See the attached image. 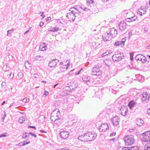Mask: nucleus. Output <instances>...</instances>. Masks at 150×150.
<instances>
[{
	"label": "nucleus",
	"mask_w": 150,
	"mask_h": 150,
	"mask_svg": "<svg viewBox=\"0 0 150 150\" xmlns=\"http://www.w3.org/2000/svg\"><path fill=\"white\" fill-rule=\"evenodd\" d=\"M5 101H4L2 103L1 105H3L5 104Z\"/></svg>",
	"instance_id": "nucleus-59"
},
{
	"label": "nucleus",
	"mask_w": 150,
	"mask_h": 150,
	"mask_svg": "<svg viewBox=\"0 0 150 150\" xmlns=\"http://www.w3.org/2000/svg\"><path fill=\"white\" fill-rule=\"evenodd\" d=\"M122 44L121 43V42L119 41H117L114 44V45L115 46H118Z\"/></svg>",
	"instance_id": "nucleus-37"
},
{
	"label": "nucleus",
	"mask_w": 150,
	"mask_h": 150,
	"mask_svg": "<svg viewBox=\"0 0 150 150\" xmlns=\"http://www.w3.org/2000/svg\"><path fill=\"white\" fill-rule=\"evenodd\" d=\"M112 121L113 125L116 126L119 124L120 119L118 116H115L112 118Z\"/></svg>",
	"instance_id": "nucleus-10"
},
{
	"label": "nucleus",
	"mask_w": 150,
	"mask_h": 150,
	"mask_svg": "<svg viewBox=\"0 0 150 150\" xmlns=\"http://www.w3.org/2000/svg\"><path fill=\"white\" fill-rule=\"evenodd\" d=\"M147 112L149 115H150V109H149L148 110Z\"/></svg>",
	"instance_id": "nucleus-57"
},
{
	"label": "nucleus",
	"mask_w": 150,
	"mask_h": 150,
	"mask_svg": "<svg viewBox=\"0 0 150 150\" xmlns=\"http://www.w3.org/2000/svg\"><path fill=\"white\" fill-rule=\"evenodd\" d=\"M82 69H82V68L81 69H80V70L78 71V73H77V74H76V75L79 74L80 72H81V71Z\"/></svg>",
	"instance_id": "nucleus-53"
},
{
	"label": "nucleus",
	"mask_w": 150,
	"mask_h": 150,
	"mask_svg": "<svg viewBox=\"0 0 150 150\" xmlns=\"http://www.w3.org/2000/svg\"><path fill=\"white\" fill-rule=\"evenodd\" d=\"M103 1V2H106L107 1H109V0H102Z\"/></svg>",
	"instance_id": "nucleus-61"
},
{
	"label": "nucleus",
	"mask_w": 150,
	"mask_h": 150,
	"mask_svg": "<svg viewBox=\"0 0 150 150\" xmlns=\"http://www.w3.org/2000/svg\"><path fill=\"white\" fill-rule=\"evenodd\" d=\"M20 75V76H23V75L22 74V73H20V74L19 73V76Z\"/></svg>",
	"instance_id": "nucleus-64"
},
{
	"label": "nucleus",
	"mask_w": 150,
	"mask_h": 150,
	"mask_svg": "<svg viewBox=\"0 0 150 150\" xmlns=\"http://www.w3.org/2000/svg\"><path fill=\"white\" fill-rule=\"evenodd\" d=\"M103 37L104 40L107 41L111 39L112 36L110 33H105L103 35Z\"/></svg>",
	"instance_id": "nucleus-13"
},
{
	"label": "nucleus",
	"mask_w": 150,
	"mask_h": 150,
	"mask_svg": "<svg viewBox=\"0 0 150 150\" xmlns=\"http://www.w3.org/2000/svg\"><path fill=\"white\" fill-rule=\"evenodd\" d=\"M120 110L121 114L123 116H125L128 111V108L127 106L123 105L122 106Z\"/></svg>",
	"instance_id": "nucleus-7"
},
{
	"label": "nucleus",
	"mask_w": 150,
	"mask_h": 150,
	"mask_svg": "<svg viewBox=\"0 0 150 150\" xmlns=\"http://www.w3.org/2000/svg\"><path fill=\"white\" fill-rule=\"evenodd\" d=\"M68 86L66 87L70 88L71 90H73L77 88L78 84L77 83H70L68 84Z\"/></svg>",
	"instance_id": "nucleus-9"
},
{
	"label": "nucleus",
	"mask_w": 150,
	"mask_h": 150,
	"mask_svg": "<svg viewBox=\"0 0 150 150\" xmlns=\"http://www.w3.org/2000/svg\"><path fill=\"white\" fill-rule=\"evenodd\" d=\"M57 116V113H52L51 115L50 119L54 124L59 125L62 122V120L61 119L58 118Z\"/></svg>",
	"instance_id": "nucleus-4"
},
{
	"label": "nucleus",
	"mask_w": 150,
	"mask_h": 150,
	"mask_svg": "<svg viewBox=\"0 0 150 150\" xmlns=\"http://www.w3.org/2000/svg\"><path fill=\"white\" fill-rule=\"evenodd\" d=\"M51 19V18L50 17H47L46 18V20L47 21H49Z\"/></svg>",
	"instance_id": "nucleus-52"
},
{
	"label": "nucleus",
	"mask_w": 150,
	"mask_h": 150,
	"mask_svg": "<svg viewBox=\"0 0 150 150\" xmlns=\"http://www.w3.org/2000/svg\"><path fill=\"white\" fill-rule=\"evenodd\" d=\"M144 58H145V57L142 55L141 54L138 55L136 57V59L137 60L140 61Z\"/></svg>",
	"instance_id": "nucleus-23"
},
{
	"label": "nucleus",
	"mask_w": 150,
	"mask_h": 150,
	"mask_svg": "<svg viewBox=\"0 0 150 150\" xmlns=\"http://www.w3.org/2000/svg\"><path fill=\"white\" fill-rule=\"evenodd\" d=\"M144 150H150V142L149 144L147 143L145 145Z\"/></svg>",
	"instance_id": "nucleus-27"
},
{
	"label": "nucleus",
	"mask_w": 150,
	"mask_h": 150,
	"mask_svg": "<svg viewBox=\"0 0 150 150\" xmlns=\"http://www.w3.org/2000/svg\"><path fill=\"white\" fill-rule=\"evenodd\" d=\"M71 67L69 61L64 62L60 64V67L58 70V73H61L69 71Z\"/></svg>",
	"instance_id": "nucleus-2"
},
{
	"label": "nucleus",
	"mask_w": 150,
	"mask_h": 150,
	"mask_svg": "<svg viewBox=\"0 0 150 150\" xmlns=\"http://www.w3.org/2000/svg\"><path fill=\"white\" fill-rule=\"evenodd\" d=\"M86 4L87 6H91V5H92L93 2V0H86Z\"/></svg>",
	"instance_id": "nucleus-26"
},
{
	"label": "nucleus",
	"mask_w": 150,
	"mask_h": 150,
	"mask_svg": "<svg viewBox=\"0 0 150 150\" xmlns=\"http://www.w3.org/2000/svg\"><path fill=\"white\" fill-rule=\"evenodd\" d=\"M58 83H57V84H55V85L54 86H53V88H55V86H56L57 85H58Z\"/></svg>",
	"instance_id": "nucleus-63"
},
{
	"label": "nucleus",
	"mask_w": 150,
	"mask_h": 150,
	"mask_svg": "<svg viewBox=\"0 0 150 150\" xmlns=\"http://www.w3.org/2000/svg\"><path fill=\"white\" fill-rule=\"evenodd\" d=\"M138 149L139 147L138 146H136L131 147L128 150H138Z\"/></svg>",
	"instance_id": "nucleus-34"
},
{
	"label": "nucleus",
	"mask_w": 150,
	"mask_h": 150,
	"mask_svg": "<svg viewBox=\"0 0 150 150\" xmlns=\"http://www.w3.org/2000/svg\"><path fill=\"white\" fill-rule=\"evenodd\" d=\"M67 16L69 21H73L75 18L74 14L72 12H70L67 13Z\"/></svg>",
	"instance_id": "nucleus-8"
},
{
	"label": "nucleus",
	"mask_w": 150,
	"mask_h": 150,
	"mask_svg": "<svg viewBox=\"0 0 150 150\" xmlns=\"http://www.w3.org/2000/svg\"><path fill=\"white\" fill-rule=\"evenodd\" d=\"M96 134L93 132H89L79 136L78 139L82 142L91 141L94 140L96 137Z\"/></svg>",
	"instance_id": "nucleus-1"
},
{
	"label": "nucleus",
	"mask_w": 150,
	"mask_h": 150,
	"mask_svg": "<svg viewBox=\"0 0 150 150\" xmlns=\"http://www.w3.org/2000/svg\"><path fill=\"white\" fill-rule=\"evenodd\" d=\"M25 66L27 68H28L30 67V66L29 65V63L28 61H26L25 62Z\"/></svg>",
	"instance_id": "nucleus-35"
},
{
	"label": "nucleus",
	"mask_w": 150,
	"mask_h": 150,
	"mask_svg": "<svg viewBox=\"0 0 150 150\" xmlns=\"http://www.w3.org/2000/svg\"><path fill=\"white\" fill-rule=\"evenodd\" d=\"M49 93L48 91H45L44 95H45L46 96H47L48 95Z\"/></svg>",
	"instance_id": "nucleus-45"
},
{
	"label": "nucleus",
	"mask_w": 150,
	"mask_h": 150,
	"mask_svg": "<svg viewBox=\"0 0 150 150\" xmlns=\"http://www.w3.org/2000/svg\"><path fill=\"white\" fill-rule=\"evenodd\" d=\"M29 127L30 128H33L34 129H36V128L35 127L33 126H29Z\"/></svg>",
	"instance_id": "nucleus-55"
},
{
	"label": "nucleus",
	"mask_w": 150,
	"mask_h": 150,
	"mask_svg": "<svg viewBox=\"0 0 150 150\" xmlns=\"http://www.w3.org/2000/svg\"><path fill=\"white\" fill-rule=\"evenodd\" d=\"M60 95L62 96H65L67 95V93L65 90L61 91L60 93Z\"/></svg>",
	"instance_id": "nucleus-31"
},
{
	"label": "nucleus",
	"mask_w": 150,
	"mask_h": 150,
	"mask_svg": "<svg viewBox=\"0 0 150 150\" xmlns=\"http://www.w3.org/2000/svg\"><path fill=\"white\" fill-rule=\"evenodd\" d=\"M45 117L44 115L40 116L38 118L39 121L41 122H44L45 120Z\"/></svg>",
	"instance_id": "nucleus-28"
},
{
	"label": "nucleus",
	"mask_w": 150,
	"mask_h": 150,
	"mask_svg": "<svg viewBox=\"0 0 150 150\" xmlns=\"http://www.w3.org/2000/svg\"><path fill=\"white\" fill-rule=\"evenodd\" d=\"M137 19V17L136 16H134L131 17L126 18V20L128 22H131L135 21Z\"/></svg>",
	"instance_id": "nucleus-16"
},
{
	"label": "nucleus",
	"mask_w": 150,
	"mask_h": 150,
	"mask_svg": "<svg viewBox=\"0 0 150 150\" xmlns=\"http://www.w3.org/2000/svg\"><path fill=\"white\" fill-rule=\"evenodd\" d=\"M146 12V11L144 9V8L142 7L139 9L138 13L140 15L142 16L143 14H145Z\"/></svg>",
	"instance_id": "nucleus-18"
},
{
	"label": "nucleus",
	"mask_w": 150,
	"mask_h": 150,
	"mask_svg": "<svg viewBox=\"0 0 150 150\" xmlns=\"http://www.w3.org/2000/svg\"><path fill=\"white\" fill-rule=\"evenodd\" d=\"M100 71L99 70V68L98 67H95L93 68L92 72L94 75L99 76V74H98L97 73H98Z\"/></svg>",
	"instance_id": "nucleus-14"
},
{
	"label": "nucleus",
	"mask_w": 150,
	"mask_h": 150,
	"mask_svg": "<svg viewBox=\"0 0 150 150\" xmlns=\"http://www.w3.org/2000/svg\"><path fill=\"white\" fill-rule=\"evenodd\" d=\"M142 96V100L143 101L148 100L150 97V95L146 92H144Z\"/></svg>",
	"instance_id": "nucleus-15"
},
{
	"label": "nucleus",
	"mask_w": 150,
	"mask_h": 150,
	"mask_svg": "<svg viewBox=\"0 0 150 150\" xmlns=\"http://www.w3.org/2000/svg\"><path fill=\"white\" fill-rule=\"evenodd\" d=\"M13 103H11V104L9 106V108H10L13 105Z\"/></svg>",
	"instance_id": "nucleus-60"
},
{
	"label": "nucleus",
	"mask_w": 150,
	"mask_h": 150,
	"mask_svg": "<svg viewBox=\"0 0 150 150\" xmlns=\"http://www.w3.org/2000/svg\"><path fill=\"white\" fill-rule=\"evenodd\" d=\"M127 147H123L122 148V150H127Z\"/></svg>",
	"instance_id": "nucleus-56"
},
{
	"label": "nucleus",
	"mask_w": 150,
	"mask_h": 150,
	"mask_svg": "<svg viewBox=\"0 0 150 150\" xmlns=\"http://www.w3.org/2000/svg\"><path fill=\"white\" fill-rule=\"evenodd\" d=\"M40 131L41 132H42V133H43V132H45V133H46V132H45V131H43V130H40Z\"/></svg>",
	"instance_id": "nucleus-58"
},
{
	"label": "nucleus",
	"mask_w": 150,
	"mask_h": 150,
	"mask_svg": "<svg viewBox=\"0 0 150 150\" xmlns=\"http://www.w3.org/2000/svg\"><path fill=\"white\" fill-rule=\"evenodd\" d=\"M25 120V117L24 116H22L19 118V123H22Z\"/></svg>",
	"instance_id": "nucleus-32"
},
{
	"label": "nucleus",
	"mask_w": 150,
	"mask_h": 150,
	"mask_svg": "<svg viewBox=\"0 0 150 150\" xmlns=\"http://www.w3.org/2000/svg\"><path fill=\"white\" fill-rule=\"evenodd\" d=\"M119 55L118 54H115L113 55L112 57V59L114 61H118V57Z\"/></svg>",
	"instance_id": "nucleus-24"
},
{
	"label": "nucleus",
	"mask_w": 150,
	"mask_h": 150,
	"mask_svg": "<svg viewBox=\"0 0 150 150\" xmlns=\"http://www.w3.org/2000/svg\"><path fill=\"white\" fill-rule=\"evenodd\" d=\"M29 135V134L27 133H24L23 134V137L24 138H25L28 137Z\"/></svg>",
	"instance_id": "nucleus-39"
},
{
	"label": "nucleus",
	"mask_w": 150,
	"mask_h": 150,
	"mask_svg": "<svg viewBox=\"0 0 150 150\" xmlns=\"http://www.w3.org/2000/svg\"><path fill=\"white\" fill-rule=\"evenodd\" d=\"M69 134V133L66 131H62L60 133L61 137L63 139H66L68 138Z\"/></svg>",
	"instance_id": "nucleus-11"
},
{
	"label": "nucleus",
	"mask_w": 150,
	"mask_h": 150,
	"mask_svg": "<svg viewBox=\"0 0 150 150\" xmlns=\"http://www.w3.org/2000/svg\"><path fill=\"white\" fill-rule=\"evenodd\" d=\"M126 23L124 21H121L119 25V29L121 30H123L126 28Z\"/></svg>",
	"instance_id": "nucleus-12"
},
{
	"label": "nucleus",
	"mask_w": 150,
	"mask_h": 150,
	"mask_svg": "<svg viewBox=\"0 0 150 150\" xmlns=\"http://www.w3.org/2000/svg\"><path fill=\"white\" fill-rule=\"evenodd\" d=\"M124 140L125 144L127 145H131L134 142V136L131 135L125 136L124 138Z\"/></svg>",
	"instance_id": "nucleus-3"
},
{
	"label": "nucleus",
	"mask_w": 150,
	"mask_h": 150,
	"mask_svg": "<svg viewBox=\"0 0 150 150\" xmlns=\"http://www.w3.org/2000/svg\"><path fill=\"white\" fill-rule=\"evenodd\" d=\"M111 52H106L104 53H103V54H102L101 55L102 57H104L105 56H106V55H107L108 54H109L111 53Z\"/></svg>",
	"instance_id": "nucleus-38"
},
{
	"label": "nucleus",
	"mask_w": 150,
	"mask_h": 150,
	"mask_svg": "<svg viewBox=\"0 0 150 150\" xmlns=\"http://www.w3.org/2000/svg\"><path fill=\"white\" fill-rule=\"evenodd\" d=\"M83 81L85 82H87V81H89L88 76H84L82 78Z\"/></svg>",
	"instance_id": "nucleus-33"
},
{
	"label": "nucleus",
	"mask_w": 150,
	"mask_h": 150,
	"mask_svg": "<svg viewBox=\"0 0 150 150\" xmlns=\"http://www.w3.org/2000/svg\"><path fill=\"white\" fill-rule=\"evenodd\" d=\"M136 104V103L135 102L134 100H132L130 101L128 105L129 107V108L131 109L134 107Z\"/></svg>",
	"instance_id": "nucleus-22"
},
{
	"label": "nucleus",
	"mask_w": 150,
	"mask_h": 150,
	"mask_svg": "<svg viewBox=\"0 0 150 150\" xmlns=\"http://www.w3.org/2000/svg\"><path fill=\"white\" fill-rule=\"evenodd\" d=\"M141 61L142 63H144L145 62H147V60L145 58H143Z\"/></svg>",
	"instance_id": "nucleus-43"
},
{
	"label": "nucleus",
	"mask_w": 150,
	"mask_h": 150,
	"mask_svg": "<svg viewBox=\"0 0 150 150\" xmlns=\"http://www.w3.org/2000/svg\"><path fill=\"white\" fill-rule=\"evenodd\" d=\"M109 128L108 125L107 123H102L99 127L98 129L101 132H105Z\"/></svg>",
	"instance_id": "nucleus-6"
},
{
	"label": "nucleus",
	"mask_w": 150,
	"mask_h": 150,
	"mask_svg": "<svg viewBox=\"0 0 150 150\" xmlns=\"http://www.w3.org/2000/svg\"><path fill=\"white\" fill-rule=\"evenodd\" d=\"M8 56L9 59L10 60H13V58L12 55L10 54H8Z\"/></svg>",
	"instance_id": "nucleus-40"
},
{
	"label": "nucleus",
	"mask_w": 150,
	"mask_h": 150,
	"mask_svg": "<svg viewBox=\"0 0 150 150\" xmlns=\"http://www.w3.org/2000/svg\"><path fill=\"white\" fill-rule=\"evenodd\" d=\"M136 123L138 125L141 126L144 124V121L141 119H137L136 120Z\"/></svg>",
	"instance_id": "nucleus-19"
},
{
	"label": "nucleus",
	"mask_w": 150,
	"mask_h": 150,
	"mask_svg": "<svg viewBox=\"0 0 150 150\" xmlns=\"http://www.w3.org/2000/svg\"><path fill=\"white\" fill-rule=\"evenodd\" d=\"M109 33L111 35V36L113 35H116L117 33V30L115 29L114 28H113L111 29L110 32Z\"/></svg>",
	"instance_id": "nucleus-20"
},
{
	"label": "nucleus",
	"mask_w": 150,
	"mask_h": 150,
	"mask_svg": "<svg viewBox=\"0 0 150 150\" xmlns=\"http://www.w3.org/2000/svg\"><path fill=\"white\" fill-rule=\"evenodd\" d=\"M4 115H5V116H4V117H3V120H4V118H5V117L6 116V113H4Z\"/></svg>",
	"instance_id": "nucleus-62"
},
{
	"label": "nucleus",
	"mask_w": 150,
	"mask_h": 150,
	"mask_svg": "<svg viewBox=\"0 0 150 150\" xmlns=\"http://www.w3.org/2000/svg\"><path fill=\"white\" fill-rule=\"evenodd\" d=\"M44 24V23L43 22H41L40 24V27H41V26H43Z\"/></svg>",
	"instance_id": "nucleus-48"
},
{
	"label": "nucleus",
	"mask_w": 150,
	"mask_h": 150,
	"mask_svg": "<svg viewBox=\"0 0 150 150\" xmlns=\"http://www.w3.org/2000/svg\"><path fill=\"white\" fill-rule=\"evenodd\" d=\"M38 76L37 74H34V77L35 78H37Z\"/></svg>",
	"instance_id": "nucleus-54"
},
{
	"label": "nucleus",
	"mask_w": 150,
	"mask_h": 150,
	"mask_svg": "<svg viewBox=\"0 0 150 150\" xmlns=\"http://www.w3.org/2000/svg\"><path fill=\"white\" fill-rule=\"evenodd\" d=\"M61 150H70L69 149H68L66 148L61 149Z\"/></svg>",
	"instance_id": "nucleus-49"
},
{
	"label": "nucleus",
	"mask_w": 150,
	"mask_h": 150,
	"mask_svg": "<svg viewBox=\"0 0 150 150\" xmlns=\"http://www.w3.org/2000/svg\"><path fill=\"white\" fill-rule=\"evenodd\" d=\"M22 101L24 102H28L29 101V99L27 98H25Z\"/></svg>",
	"instance_id": "nucleus-41"
},
{
	"label": "nucleus",
	"mask_w": 150,
	"mask_h": 150,
	"mask_svg": "<svg viewBox=\"0 0 150 150\" xmlns=\"http://www.w3.org/2000/svg\"><path fill=\"white\" fill-rule=\"evenodd\" d=\"M115 133H111V134H110V136H115Z\"/></svg>",
	"instance_id": "nucleus-51"
},
{
	"label": "nucleus",
	"mask_w": 150,
	"mask_h": 150,
	"mask_svg": "<svg viewBox=\"0 0 150 150\" xmlns=\"http://www.w3.org/2000/svg\"><path fill=\"white\" fill-rule=\"evenodd\" d=\"M35 59L37 60L42 61L43 60L44 58L43 57L40 56H37L35 58Z\"/></svg>",
	"instance_id": "nucleus-29"
},
{
	"label": "nucleus",
	"mask_w": 150,
	"mask_h": 150,
	"mask_svg": "<svg viewBox=\"0 0 150 150\" xmlns=\"http://www.w3.org/2000/svg\"><path fill=\"white\" fill-rule=\"evenodd\" d=\"M125 41H126V40L125 39H122V41H120L122 44H123V46H124V45H125L124 42Z\"/></svg>",
	"instance_id": "nucleus-42"
},
{
	"label": "nucleus",
	"mask_w": 150,
	"mask_h": 150,
	"mask_svg": "<svg viewBox=\"0 0 150 150\" xmlns=\"http://www.w3.org/2000/svg\"><path fill=\"white\" fill-rule=\"evenodd\" d=\"M9 66L8 65H6V71H9Z\"/></svg>",
	"instance_id": "nucleus-46"
},
{
	"label": "nucleus",
	"mask_w": 150,
	"mask_h": 150,
	"mask_svg": "<svg viewBox=\"0 0 150 150\" xmlns=\"http://www.w3.org/2000/svg\"><path fill=\"white\" fill-rule=\"evenodd\" d=\"M142 140L144 142L150 141V131L145 132L141 135Z\"/></svg>",
	"instance_id": "nucleus-5"
},
{
	"label": "nucleus",
	"mask_w": 150,
	"mask_h": 150,
	"mask_svg": "<svg viewBox=\"0 0 150 150\" xmlns=\"http://www.w3.org/2000/svg\"><path fill=\"white\" fill-rule=\"evenodd\" d=\"M29 134L33 136V137H35L36 138V135L35 134V133H33L32 132H30L29 133Z\"/></svg>",
	"instance_id": "nucleus-44"
},
{
	"label": "nucleus",
	"mask_w": 150,
	"mask_h": 150,
	"mask_svg": "<svg viewBox=\"0 0 150 150\" xmlns=\"http://www.w3.org/2000/svg\"><path fill=\"white\" fill-rule=\"evenodd\" d=\"M10 77L11 79H12L13 77V76H12V73H10Z\"/></svg>",
	"instance_id": "nucleus-50"
},
{
	"label": "nucleus",
	"mask_w": 150,
	"mask_h": 150,
	"mask_svg": "<svg viewBox=\"0 0 150 150\" xmlns=\"http://www.w3.org/2000/svg\"><path fill=\"white\" fill-rule=\"evenodd\" d=\"M59 30V28L57 27H51L50 30H48L49 31H51L53 32H55Z\"/></svg>",
	"instance_id": "nucleus-25"
},
{
	"label": "nucleus",
	"mask_w": 150,
	"mask_h": 150,
	"mask_svg": "<svg viewBox=\"0 0 150 150\" xmlns=\"http://www.w3.org/2000/svg\"><path fill=\"white\" fill-rule=\"evenodd\" d=\"M6 136V135L4 134H2L0 135V138L1 137H5Z\"/></svg>",
	"instance_id": "nucleus-47"
},
{
	"label": "nucleus",
	"mask_w": 150,
	"mask_h": 150,
	"mask_svg": "<svg viewBox=\"0 0 150 150\" xmlns=\"http://www.w3.org/2000/svg\"><path fill=\"white\" fill-rule=\"evenodd\" d=\"M56 65V62L55 60H52L49 64L48 65L50 67H54Z\"/></svg>",
	"instance_id": "nucleus-21"
},
{
	"label": "nucleus",
	"mask_w": 150,
	"mask_h": 150,
	"mask_svg": "<svg viewBox=\"0 0 150 150\" xmlns=\"http://www.w3.org/2000/svg\"><path fill=\"white\" fill-rule=\"evenodd\" d=\"M39 48L41 51H44L46 50L47 47L45 43H41L40 45Z\"/></svg>",
	"instance_id": "nucleus-17"
},
{
	"label": "nucleus",
	"mask_w": 150,
	"mask_h": 150,
	"mask_svg": "<svg viewBox=\"0 0 150 150\" xmlns=\"http://www.w3.org/2000/svg\"><path fill=\"white\" fill-rule=\"evenodd\" d=\"M30 142L29 141H28L27 142L24 141L23 142H21L19 144H20V145L21 146H23V145H25L26 144H28L30 143Z\"/></svg>",
	"instance_id": "nucleus-30"
},
{
	"label": "nucleus",
	"mask_w": 150,
	"mask_h": 150,
	"mask_svg": "<svg viewBox=\"0 0 150 150\" xmlns=\"http://www.w3.org/2000/svg\"><path fill=\"white\" fill-rule=\"evenodd\" d=\"M13 30V29H12L11 30H8L7 31V36H10L11 35V31H12Z\"/></svg>",
	"instance_id": "nucleus-36"
}]
</instances>
